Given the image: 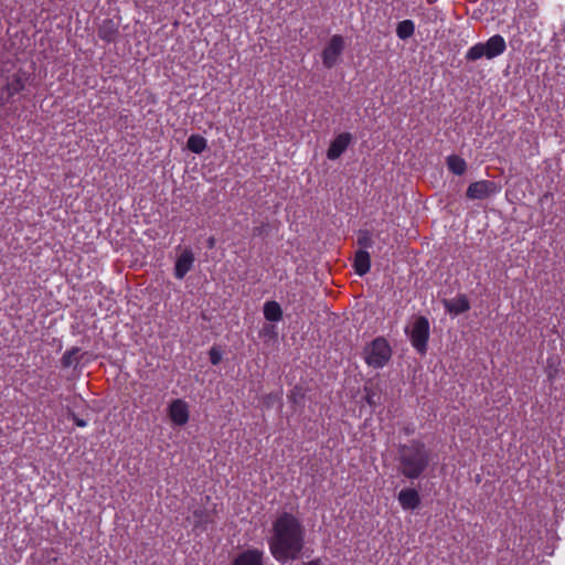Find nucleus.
Segmentation results:
<instances>
[{
	"mask_svg": "<svg viewBox=\"0 0 565 565\" xmlns=\"http://www.w3.org/2000/svg\"><path fill=\"white\" fill-rule=\"evenodd\" d=\"M306 529L290 512H281L273 522V535L268 545L273 557L279 563L298 559L305 547Z\"/></svg>",
	"mask_w": 565,
	"mask_h": 565,
	"instance_id": "nucleus-1",
	"label": "nucleus"
},
{
	"mask_svg": "<svg viewBox=\"0 0 565 565\" xmlns=\"http://www.w3.org/2000/svg\"><path fill=\"white\" fill-rule=\"evenodd\" d=\"M397 471L408 480L424 476L431 461V451L417 439L401 444L396 451Z\"/></svg>",
	"mask_w": 565,
	"mask_h": 565,
	"instance_id": "nucleus-2",
	"label": "nucleus"
},
{
	"mask_svg": "<svg viewBox=\"0 0 565 565\" xmlns=\"http://www.w3.org/2000/svg\"><path fill=\"white\" fill-rule=\"evenodd\" d=\"M507 43L502 35L494 34L487 42H479L472 45L465 55L467 61H477L480 58L492 60L504 53Z\"/></svg>",
	"mask_w": 565,
	"mask_h": 565,
	"instance_id": "nucleus-3",
	"label": "nucleus"
},
{
	"mask_svg": "<svg viewBox=\"0 0 565 565\" xmlns=\"http://www.w3.org/2000/svg\"><path fill=\"white\" fill-rule=\"evenodd\" d=\"M363 355L369 366L382 369L392 358V348L385 338L377 337L364 348Z\"/></svg>",
	"mask_w": 565,
	"mask_h": 565,
	"instance_id": "nucleus-4",
	"label": "nucleus"
},
{
	"mask_svg": "<svg viewBox=\"0 0 565 565\" xmlns=\"http://www.w3.org/2000/svg\"><path fill=\"white\" fill-rule=\"evenodd\" d=\"M405 332L409 335L413 348L420 354L426 353L429 339L428 319L423 316L417 317L412 327L405 329Z\"/></svg>",
	"mask_w": 565,
	"mask_h": 565,
	"instance_id": "nucleus-5",
	"label": "nucleus"
},
{
	"mask_svg": "<svg viewBox=\"0 0 565 565\" xmlns=\"http://www.w3.org/2000/svg\"><path fill=\"white\" fill-rule=\"evenodd\" d=\"M501 188L498 183L489 180H480L469 184L466 195L470 200H483L495 195Z\"/></svg>",
	"mask_w": 565,
	"mask_h": 565,
	"instance_id": "nucleus-6",
	"label": "nucleus"
},
{
	"mask_svg": "<svg viewBox=\"0 0 565 565\" xmlns=\"http://www.w3.org/2000/svg\"><path fill=\"white\" fill-rule=\"evenodd\" d=\"M344 51V40L341 35H333L322 51V63L327 68L333 67Z\"/></svg>",
	"mask_w": 565,
	"mask_h": 565,
	"instance_id": "nucleus-7",
	"label": "nucleus"
},
{
	"mask_svg": "<svg viewBox=\"0 0 565 565\" xmlns=\"http://www.w3.org/2000/svg\"><path fill=\"white\" fill-rule=\"evenodd\" d=\"M28 78V74L22 71H18L6 78L2 94L7 95V102L25 88Z\"/></svg>",
	"mask_w": 565,
	"mask_h": 565,
	"instance_id": "nucleus-8",
	"label": "nucleus"
},
{
	"mask_svg": "<svg viewBox=\"0 0 565 565\" xmlns=\"http://www.w3.org/2000/svg\"><path fill=\"white\" fill-rule=\"evenodd\" d=\"M195 256L190 247H185L178 255L174 264V277L183 279L185 275L193 268Z\"/></svg>",
	"mask_w": 565,
	"mask_h": 565,
	"instance_id": "nucleus-9",
	"label": "nucleus"
},
{
	"mask_svg": "<svg viewBox=\"0 0 565 565\" xmlns=\"http://www.w3.org/2000/svg\"><path fill=\"white\" fill-rule=\"evenodd\" d=\"M87 352L82 351L77 347L66 350L61 359V364L64 369L76 370L87 362Z\"/></svg>",
	"mask_w": 565,
	"mask_h": 565,
	"instance_id": "nucleus-10",
	"label": "nucleus"
},
{
	"mask_svg": "<svg viewBox=\"0 0 565 565\" xmlns=\"http://www.w3.org/2000/svg\"><path fill=\"white\" fill-rule=\"evenodd\" d=\"M352 141V135L350 132H342L338 135L331 142L327 157L330 160L338 159L349 147Z\"/></svg>",
	"mask_w": 565,
	"mask_h": 565,
	"instance_id": "nucleus-11",
	"label": "nucleus"
},
{
	"mask_svg": "<svg viewBox=\"0 0 565 565\" xmlns=\"http://www.w3.org/2000/svg\"><path fill=\"white\" fill-rule=\"evenodd\" d=\"M264 552L258 548H248L238 553L232 561V565H264Z\"/></svg>",
	"mask_w": 565,
	"mask_h": 565,
	"instance_id": "nucleus-12",
	"label": "nucleus"
},
{
	"mask_svg": "<svg viewBox=\"0 0 565 565\" xmlns=\"http://www.w3.org/2000/svg\"><path fill=\"white\" fill-rule=\"evenodd\" d=\"M397 500L404 510L414 511L420 505V495L415 488H404L401 490Z\"/></svg>",
	"mask_w": 565,
	"mask_h": 565,
	"instance_id": "nucleus-13",
	"label": "nucleus"
},
{
	"mask_svg": "<svg viewBox=\"0 0 565 565\" xmlns=\"http://www.w3.org/2000/svg\"><path fill=\"white\" fill-rule=\"evenodd\" d=\"M169 416L173 424L183 426L189 420V409L185 402L181 399L173 401L169 406Z\"/></svg>",
	"mask_w": 565,
	"mask_h": 565,
	"instance_id": "nucleus-14",
	"label": "nucleus"
},
{
	"mask_svg": "<svg viewBox=\"0 0 565 565\" xmlns=\"http://www.w3.org/2000/svg\"><path fill=\"white\" fill-rule=\"evenodd\" d=\"M444 306L450 315H460L470 309V302L466 295H459L452 299L444 300Z\"/></svg>",
	"mask_w": 565,
	"mask_h": 565,
	"instance_id": "nucleus-15",
	"label": "nucleus"
},
{
	"mask_svg": "<svg viewBox=\"0 0 565 565\" xmlns=\"http://www.w3.org/2000/svg\"><path fill=\"white\" fill-rule=\"evenodd\" d=\"M98 36L107 43L115 42L118 36V24L111 19L104 20L98 28Z\"/></svg>",
	"mask_w": 565,
	"mask_h": 565,
	"instance_id": "nucleus-16",
	"label": "nucleus"
},
{
	"mask_svg": "<svg viewBox=\"0 0 565 565\" xmlns=\"http://www.w3.org/2000/svg\"><path fill=\"white\" fill-rule=\"evenodd\" d=\"M371 268V258L369 252L360 249L355 253L354 269L360 276L365 275Z\"/></svg>",
	"mask_w": 565,
	"mask_h": 565,
	"instance_id": "nucleus-17",
	"label": "nucleus"
},
{
	"mask_svg": "<svg viewBox=\"0 0 565 565\" xmlns=\"http://www.w3.org/2000/svg\"><path fill=\"white\" fill-rule=\"evenodd\" d=\"M194 527L205 531L207 524L213 522L212 513L206 508H198L193 511Z\"/></svg>",
	"mask_w": 565,
	"mask_h": 565,
	"instance_id": "nucleus-18",
	"label": "nucleus"
},
{
	"mask_svg": "<svg viewBox=\"0 0 565 565\" xmlns=\"http://www.w3.org/2000/svg\"><path fill=\"white\" fill-rule=\"evenodd\" d=\"M264 317L271 322H278L282 318V310L278 302L267 301L264 305Z\"/></svg>",
	"mask_w": 565,
	"mask_h": 565,
	"instance_id": "nucleus-19",
	"label": "nucleus"
},
{
	"mask_svg": "<svg viewBox=\"0 0 565 565\" xmlns=\"http://www.w3.org/2000/svg\"><path fill=\"white\" fill-rule=\"evenodd\" d=\"M186 147L191 152L200 154L207 148V140L201 135H191Z\"/></svg>",
	"mask_w": 565,
	"mask_h": 565,
	"instance_id": "nucleus-20",
	"label": "nucleus"
},
{
	"mask_svg": "<svg viewBox=\"0 0 565 565\" xmlns=\"http://www.w3.org/2000/svg\"><path fill=\"white\" fill-rule=\"evenodd\" d=\"M447 167L456 175H462L467 170L466 161L456 154L447 158Z\"/></svg>",
	"mask_w": 565,
	"mask_h": 565,
	"instance_id": "nucleus-21",
	"label": "nucleus"
},
{
	"mask_svg": "<svg viewBox=\"0 0 565 565\" xmlns=\"http://www.w3.org/2000/svg\"><path fill=\"white\" fill-rule=\"evenodd\" d=\"M415 32V24L412 20H404L397 24L396 34L401 40L409 39Z\"/></svg>",
	"mask_w": 565,
	"mask_h": 565,
	"instance_id": "nucleus-22",
	"label": "nucleus"
},
{
	"mask_svg": "<svg viewBox=\"0 0 565 565\" xmlns=\"http://www.w3.org/2000/svg\"><path fill=\"white\" fill-rule=\"evenodd\" d=\"M366 394L362 396L363 399L366 401V403L370 406H376L381 403V392L382 391H365Z\"/></svg>",
	"mask_w": 565,
	"mask_h": 565,
	"instance_id": "nucleus-23",
	"label": "nucleus"
},
{
	"mask_svg": "<svg viewBox=\"0 0 565 565\" xmlns=\"http://www.w3.org/2000/svg\"><path fill=\"white\" fill-rule=\"evenodd\" d=\"M372 235L369 231H360L358 234V244L363 248L372 246Z\"/></svg>",
	"mask_w": 565,
	"mask_h": 565,
	"instance_id": "nucleus-24",
	"label": "nucleus"
},
{
	"mask_svg": "<svg viewBox=\"0 0 565 565\" xmlns=\"http://www.w3.org/2000/svg\"><path fill=\"white\" fill-rule=\"evenodd\" d=\"M209 355H210V361L213 365H217L221 362L222 356H223L222 351L216 347L211 348Z\"/></svg>",
	"mask_w": 565,
	"mask_h": 565,
	"instance_id": "nucleus-25",
	"label": "nucleus"
},
{
	"mask_svg": "<svg viewBox=\"0 0 565 565\" xmlns=\"http://www.w3.org/2000/svg\"><path fill=\"white\" fill-rule=\"evenodd\" d=\"M73 420L75 425L78 427H85L87 425V422L85 419L78 418L75 415H73Z\"/></svg>",
	"mask_w": 565,
	"mask_h": 565,
	"instance_id": "nucleus-26",
	"label": "nucleus"
},
{
	"mask_svg": "<svg viewBox=\"0 0 565 565\" xmlns=\"http://www.w3.org/2000/svg\"><path fill=\"white\" fill-rule=\"evenodd\" d=\"M267 399H268V401H267V404H270V403H274V402L278 401V399H279V394H278V392H276V393H270V394L267 396Z\"/></svg>",
	"mask_w": 565,
	"mask_h": 565,
	"instance_id": "nucleus-27",
	"label": "nucleus"
},
{
	"mask_svg": "<svg viewBox=\"0 0 565 565\" xmlns=\"http://www.w3.org/2000/svg\"><path fill=\"white\" fill-rule=\"evenodd\" d=\"M303 565H322V562L320 558H315L312 561H309L307 563H303Z\"/></svg>",
	"mask_w": 565,
	"mask_h": 565,
	"instance_id": "nucleus-28",
	"label": "nucleus"
},
{
	"mask_svg": "<svg viewBox=\"0 0 565 565\" xmlns=\"http://www.w3.org/2000/svg\"><path fill=\"white\" fill-rule=\"evenodd\" d=\"M206 244L209 248H213L215 246V238L213 236L209 237Z\"/></svg>",
	"mask_w": 565,
	"mask_h": 565,
	"instance_id": "nucleus-29",
	"label": "nucleus"
},
{
	"mask_svg": "<svg viewBox=\"0 0 565 565\" xmlns=\"http://www.w3.org/2000/svg\"><path fill=\"white\" fill-rule=\"evenodd\" d=\"M271 329H274V327H265L264 330L267 331V332H271Z\"/></svg>",
	"mask_w": 565,
	"mask_h": 565,
	"instance_id": "nucleus-30",
	"label": "nucleus"
}]
</instances>
